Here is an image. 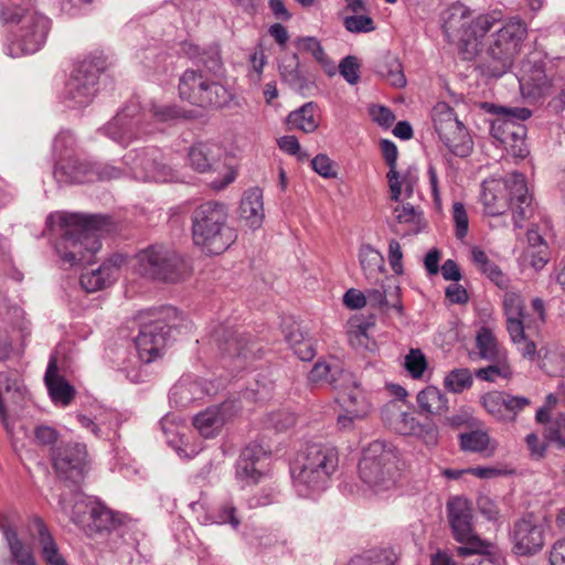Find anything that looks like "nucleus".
I'll return each instance as SVG.
<instances>
[{
    "label": "nucleus",
    "instance_id": "1",
    "mask_svg": "<svg viewBox=\"0 0 565 565\" xmlns=\"http://www.w3.org/2000/svg\"><path fill=\"white\" fill-rule=\"evenodd\" d=\"M468 10L462 4L451 6L443 17V32L449 42L459 41L468 57L486 53L493 65L488 66L490 75L500 77L508 72L512 60L523 41L526 26L519 19H512L488 35L501 22V11L480 14L470 22Z\"/></svg>",
    "mask_w": 565,
    "mask_h": 565
},
{
    "label": "nucleus",
    "instance_id": "2",
    "mask_svg": "<svg viewBox=\"0 0 565 565\" xmlns=\"http://www.w3.org/2000/svg\"><path fill=\"white\" fill-rule=\"evenodd\" d=\"M93 471V460L85 444L73 446V523L87 535L109 532L121 524V518L96 497L86 495L76 484L84 483Z\"/></svg>",
    "mask_w": 565,
    "mask_h": 565
},
{
    "label": "nucleus",
    "instance_id": "3",
    "mask_svg": "<svg viewBox=\"0 0 565 565\" xmlns=\"http://www.w3.org/2000/svg\"><path fill=\"white\" fill-rule=\"evenodd\" d=\"M175 317V308L162 307L140 311L135 318L139 327L138 334L134 340L137 356L125 359L119 364V371L124 372L132 383L142 381V375L139 372L140 363H151L162 355L171 331L177 327L168 319Z\"/></svg>",
    "mask_w": 565,
    "mask_h": 565
},
{
    "label": "nucleus",
    "instance_id": "4",
    "mask_svg": "<svg viewBox=\"0 0 565 565\" xmlns=\"http://www.w3.org/2000/svg\"><path fill=\"white\" fill-rule=\"evenodd\" d=\"M339 467L338 449L327 443H309L291 467L292 486L297 494L315 499L326 491Z\"/></svg>",
    "mask_w": 565,
    "mask_h": 565
},
{
    "label": "nucleus",
    "instance_id": "5",
    "mask_svg": "<svg viewBox=\"0 0 565 565\" xmlns=\"http://www.w3.org/2000/svg\"><path fill=\"white\" fill-rule=\"evenodd\" d=\"M488 215H501L509 207L515 227H523L534 212L525 178L520 172L511 173L502 184L499 181L484 182L480 198Z\"/></svg>",
    "mask_w": 565,
    "mask_h": 565
},
{
    "label": "nucleus",
    "instance_id": "6",
    "mask_svg": "<svg viewBox=\"0 0 565 565\" xmlns=\"http://www.w3.org/2000/svg\"><path fill=\"white\" fill-rule=\"evenodd\" d=\"M228 213L224 204L210 201L199 205L192 213V238L205 254L220 255L237 239V232L228 225Z\"/></svg>",
    "mask_w": 565,
    "mask_h": 565
},
{
    "label": "nucleus",
    "instance_id": "7",
    "mask_svg": "<svg viewBox=\"0 0 565 565\" xmlns=\"http://www.w3.org/2000/svg\"><path fill=\"white\" fill-rule=\"evenodd\" d=\"M134 267L142 277L166 282L180 281L191 271L182 255L161 244L150 245L138 252Z\"/></svg>",
    "mask_w": 565,
    "mask_h": 565
},
{
    "label": "nucleus",
    "instance_id": "8",
    "mask_svg": "<svg viewBox=\"0 0 565 565\" xmlns=\"http://www.w3.org/2000/svg\"><path fill=\"white\" fill-rule=\"evenodd\" d=\"M179 95L183 100L202 108H221L232 100L230 90L202 68H189L179 79Z\"/></svg>",
    "mask_w": 565,
    "mask_h": 565
},
{
    "label": "nucleus",
    "instance_id": "9",
    "mask_svg": "<svg viewBox=\"0 0 565 565\" xmlns=\"http://www.w3.org/2000/svg\"><path fill=\"white\" fill-rule=\"evenodd\" d=\"M110 226L109 216L73 212V266L93 264L102 247L100 237Z\"/></svg>",
    "mask_w": 565,
    "mask_h": 565
},
{
    "label": "nucleus",
    "instance_id": "10",
    "mask_svg": "<svg viewBox=\"0 0 565 565\" xmlns=\"http://www.w3.org/2000/svg\"><path fill=\"white\" fill-rule=\"evenodd\" d=\"M394 469V455L383 441L375 440L363 450L359 475L374 492L380 493L393 487Z\"/></svg>",
    "mask_w": 565,
    "mask_h": 565
},
{
    "label": "nucleus",
    "instance_id": "11",
    "mask_svg": "<svg viewBox=\"0 0 565 565\" xmlns=\"http://www.w3.org/2000/svg\"><path fill=\"white\" fill-rule=\"evenodd\" d=\"M447 515L455 540L462 544L457 547L459 556L466 557L491 547L490 542L480 539L475 532L472 509L466 499L459 497L450 499L447 503Z\"/></svg>",
    "mask_w": 565,
    "mask_h": 565
},
{
    "label": "nucleus",
    "instance_id": "12",
    "mask_svg": "<svg viewBox=\"0 0 565 565\" xmlns=\"http://www.w3.org/2000/svg\"><path fill=\"white\" fill-rule=\"evenodd\" d=\"M124 161L136 180L145 182H172L178 180L177 172L163 162L162 153L157 148L130 150L125 154Z\"/></svg>",
    "mask_w": 565,
    "mask_h": 565
},
{
    "label": "nucleus",
    "instance_id": "13",
    "mask_svg": "<svg viewBox=\"0 0 565 565\" xmlns=\"http://www.w3.org/2000/svg\"><path fill=\"white\" fill-rule=\"evenodd\" d=\"M211 342L220 351L222 358L233 360V369L245 366L248 359L255 358L260 351L257 342L245 333L237 332L231 327L218 324L211 331Z\"/></svg>",
    "mask_w": 565,
    "mask_h": 565
},
{
    "label": "nucleus",
    "instance_id": "14",
    "mask_svg": "<svg viewBox=\"0 0 565 565\" xmlns=\"http://www.w3.org/2000/svg\"><path fill=\"white\" fill-rule=\"evenodd\" d=\"M79 408L76 420L81 428L96 438H107L120 425L117 411L107 407L89 395L78 396Z\"/></svg>",
    "mask_w": 565,
    "mask_h": 565
},
{
    "label": "nucleus",
    "instance_id": "15",
    "mask_svg": "<svg viewBox=\"0 0 565 565\" xmlns=\"http://www.w3.org/2000/svg\"><path fill=\"white\" fill-rule=\"evenodd\" d=\"M28 391L15 372L0 373V420L11 434L13 430V417L26 406Z\"/></svg>",
    "mask_w": 565,
    "mask_h": 565
},
{
    "label": "nucleus",
    "instance_id": "16",
    "mask_svg": "<svg viewBox=\"0 0 565 565\" xmlns=\"http://www.w3.org/2000/svg\"><path fill=\"white\" fill-rule=\"evenodd\" d=\"M106 134L118 143L126 146L131 140L153 131L143 126L138 102L131 100L105 127Z\"/></svg>",
    "mask_w": 565,
    "mask_h": 565
},
{
    "label": "nucleus",
    "instance_id": "17",
    "mask_svg": "<svg viewBox=\"0 0 565 565\" xmlns=\"http://www.w3.org/2000/svg\"><path fill=\"white\" fill-rule=\"evenodd\" d=\"M105 67L100 57L83 61L73 74V109L88 106L97 92L98 76Z\"/></svg>",
    "mask_w": 565,
    "mask_h": 565
},
{
    "label": "nucleus",
    "instance_id": "18",
    "mask_svg": "<svg viewBox=\"0 0 565 565\" xmlns=\"http://www.w3.org/2000/svg\"><path fill=\"white\" fill-rule=\"evenodd\" d=\"M482 405L495 419L514 422L518 415L531 405V399L508 392L493 391L482 396Z\"/></svg>",
    "mask_w": 565,
    "mask_h": 565
},
{
    "label": "nucleus",
    "instance_id": "19",
    "mask_svg": "<svg viewBox=\"0 0 565 565\" xmlns=\"http://www.w3.org/2000/svg\"><path fill=\"white\" fill-rule=\"evenodd\" d=\"M268 456L269 452L262 445L256 443L247 445L236 461V479L245 486L258 483Z\"/></svg>",
    "mask_w": 565,
    "mask_h": 565
},
{
    "label": "nucleus",
    "instance_id": "20",
    "mask_svg": "<svg viewBox=\"0 0 565 565\" xmlns=\"http://www.w3.org/2000/svg\"><path fill=\"white\" fill-rule=\"evenodd\" d=\"M50 29V21L46 17L38 13H26L23 25L19 28L17 43L24 54L38 52L44 44Z\"/></svg>",
    "mask_w": 565,
    "mask_h": 565
},
{
    "label": "nucleus",
    "instance_id": "21",
    "mask_svg": "<svg viewBox=\"0 0 565 565\" xmlns=\"http://www.w3.org/2000/svg\"><path fill=\"white\" fill-rule=\"evenodd\" d=\"M512 541L516 554H535L544 545L543 527L534 521L532 514L523 516L513 525Z\"/></svg>",
    "mask_w": 565,
    "mask_h": 565
},
{
    "label": "nucleus",
    "instance_id": "22",
    "mask_svg": "<svg viewBox=\"0 0 565 565\" xmlns=\"http://www.w3.org/2000/svg\"><path fill=\"white\" fill-rule=\"evenodd\" d=\"M64 366L65 358H61L60 349H57L50 358L44 375V384L51 399L55 404L66 406L71 403V384L64 376Z\"/></svg>",
    "mask_w": 565,
    "mask_h": 565
},
{
    "label": "nucleus",
    "instance_id": "23",
    "mask_svg": "<svg viewBox=\"0 0 565 565\" xmlns=\"http://www.w3.org/2000/svg\"><path fill=\"white\" fill-rule=\"evenodd\" d=\"M486 108L489 113L498 116L491 124V134L502 142H507L510 136L515 135L514 131H510L511 127L513 128L518 122L525 121L532 116L531 109L526 107H504L486 104Z\"/></svg>",
    "mask_w": 565,
    "mask_h": 565
},
{
    "label": "nucleus",
    "instance_id": "24",
    "mask_svg": "<svg viewBox=\"0 0 565 565\" xmlns=\"http://www.w3.org/2000/svg\"><path fill=\"white\" fill-rule=\"evenodd\" d=\"M46 235L54 244L56 253L65 263L71 262L68 244L71 239V216L66 212H55L46 220Z\"/></svg>",
    "mask_w": 565,
    "mask_h": 565
},
{
    "label": "nucleus",
    "instance_id": "25",
    "mask_svg": "<svg viewBox=\"0 0 565 565\" xmlns=\"http://www.w3.org/2000/svg\"><path fill=\"white\" fill-rule=\"evenodd\" d=\"M223 156V149L213 142H196L189 148L188 163L200 172L206 173L217 169Z\"/></svg>",
    "mask_w": 565,
    "mask_h": 565
},
{
    "label": "nucleus",
    "instance_id": "26",
    "mask_svg": "<svg viewBox=\"0 0 565 565\" xmlns=\"http://www.w3.org/2000/svg\"><path fill=\"white\" fill-rule=\"evenodd\" d=\"M308 380L313 384L328 383L335 390L345 385V382L356 385L355 376L350 371L344 370L339 363L317 362L309 372Z\"/></svg>",
    "mask_w": 565,
    "mask_h": 565
},
{
    "label": "nucleus",
    "instance_id": "27",
    "mask_svg": "<svg viewBox=\"0 0 565 565\" xmlns=\"http://www.w3.org/2000/svg\"><path fill=\"white\" fill-rule=\"evenodd\" d=\"M0 531L8 543L12 558L19 565H36L32 547L19 539L10 515L0 514Z\"/></svg>",
    "mask_w": 565,
    "mask_h": 565
},
{
    "label": "nucleus",
    "instance_id": "28",
    "mask_svg": "<svg viewBox=\"0 0 565 565\" xmlns=\"http://www.w3.org/2000/svg\"><path fill=\"white\" fill-rule=\"evenodd\" d=\"M231 405L225 403L209 407L193 418V425L204 438L215 437L230 416Z\"/></svg>",
    "mask_w": 565,
    "mask_h": 565
},
{
    "label": "nucleus",
    "instance_id": "29",
    "mask_svg": "<svg viewBox=\"0 0 565 565\" xmlns=\"http://www.w3.org/2000/svg\"><path fill=\"white\" fill-rule=\"evenodd\" d=\"M418 414L425 417H443L449 411L446 394L434 385H428L417 393Z\"/></svg>",
    "mask_w": 565,
    "mask_h": 565
},
{
    "label": "nucleus",
    "instance_id": "30",
    "mask_svg": "<svg viewBox=\"0 0 565 565\" xmlns=\"http://www.w3.org/2000/svg\"><path fill=\"white\" fill-rule=\"evenodd\" d=\"M241 216L252 230H257L264 221L263 192L259 188L247 190L241 201Z\"/></svg>",
    "mask_w": 565,
    "mask_h": 565
},
{
    "label": "nucleus",
    "instance_id": "31",
    "mask_svg": "<svg viewBox=\"0 0 565 565\" xmlns=\"http://www.w3.org/2000/svg\"><path fill=\"white\" fill-rule=\"evenodd\" d=\"M439 139L452 154L460 158L468 157L473 149V141L462 122L457 129L441 134Z\"/></svg>",
    "mask_w": 565,
    "mask_h": 565
},
{
    "label": "nucleus",
    "instance_id": "32",
    "mask_svg": "<svg viewBox=\"0 0 565 565\" xmlns=\"http://www.w3.org/2000/svg\"><path fill=\"white\" fill-rule=\"evenodd\" d=\"M207 392L202 381L181 379L170 391V399L180 407H188L191 403L202 399Z\"/></svg>",
    "mask_w": 565,
    "mask_h": 565
},
{
    "label": "nucleus",
    "instance_id": "33",
    "mask_svg": "<svg viewBox=\"0 0 565 565\" xmlns=\"http://www.w3.org/2000/svg\"><path fill=\"white\" fill-rule=\"evenodd\" d=\"M471 257L473 264L478 269L486 275L495 286L500 289H508L510 285L509 277L501 270V268L492 262L484 250L480 247H473L471 249Z\"/></svg>",
    "mask_w": 565,
    "mask_h": 565
},
{
    "label": "nucleus",
    "instance_id": "34",
    "mask_svg": "<svg viewBox=\"0 0 565 565\" xmlns=\"http://www.w3.org/2000/svg\"><path fill=\"white\" fill-rule=\"evenodd\" d=\"M32 524L38 534V540L42 548L43 558L49 565H67L66 561L58 553L57 545L47 531L43 520L39 516L32 519Z\"/></svg>",
    "mask_w": 565,
    "mask_h": 565
},
{
    "label": "nucleus",
    "instance_id": "35",
    "mask_svg": "<svg viewBox=\"0 0 565 565\" xmlns=\"http://www.w3.org/2000/svg\"><path fill=\"white\" fill-rule=\"evenodd\" d=\"M318 106L313 102L303 104L296 110L289 113L287 124L291 129H298L306 134H311L319 127V121L316 118Z\"/></svg>",
    "mask_w": 565,
    "mask_h": 565
},
{
    "label": "nucleus",
    "instance_id": "36",
    "mask_svg": "<svg viewBox=\"0 0 565 565\" xmlns=\"http://www.w3.org/2000/svg\"><path fill=\"white\" fill-rule=\"evenodd\" d=\"M476 348L480 359L486 361L508 356L507 350L499 344L495 334L488 327H481L478 330Z\"/></svg>",
    "mask_w": 565,
    "mask_h": 565
},
{
    "label": "nucleus",
    "instance_id": "37",
    "mask_svg": "<svg viewBox=\"0 0 565 565\" xmlns=\"http://www.w3.org/2000/svg\"><path fill=\"white\" fill-rule=\"evenodd\" d=\"M381 150L385 162L390 167L387 179L390 183L391 199L395 202H398L401 198V183L398 179V172L396 171V161L398 154L397 147L393 141L383 139L381 141Z\"/></svg>",
    "mask_w": 565,
    "mask_h": 565
},
{
    "label": "nucleus",
    "instance_id": "38",
    "mask_svg": "<svg viewBox=\"0 0 565 565\" xmlns=\"http://www.w3.org/2000/svg\"><path fill=\"white\" fill-rule=\"evenodd\" d=\"M299 65V57L297 54H294L287 63L279 65V75L282 82L288 84L291 89L303 95L309 87V82L300 72Z\"/></svg>",
    "mask_w": 565,
    "mask_h": 565
},
{
    "label": "nucleus",
    "instance_id": "39",
    "mask_svg": "<svg viewBox=\"0 0 565 565\" xmlns=\"http://www.w3.org/2000/svg\"><path fill=\"white\" fill-rule=\"evenodd\" d=\"M359 260L365 277L377 280L379 274L385 270L383 255L369 244L362 245L359 250Z\"/></svg>",
    "mask_w": 565,
    "mask_h": 565
},
{
    "label": "nucleus",
    "instance_id": "40",
    "mask_svg": "<svg viewBox=\"0 0 565 565\" xmlns=\"http://www.w3.org/2000/svg\"><path fill=\"white\" fill-rule=\"evenodd\" d=\"M338 390L343 391L342 405L343 408H350V412H354L355 416H366L371 409L370 403L363 391L360 388L359 382L356 385H351L350 382H345V385Z\"/></svg>",
    "mask_w": 565,
    "mask_h": 565
},
{
    "label": "nucleus",
    "instance_id": "41",
    "mask_svg": "<svg viewBox=\"0 0 565 565\" xmlns=\"http://www.w3.org/2000/svg\"><path fill=\"white\" fill-rule=\"evenodd\" d=\"M70 135L63 131L56 136L53 143V151L56 156V164L54 169V178L61 185H68L71 183V174L64 161L68 158V143Z\"/></svg>",
    "mask_w": 565,
    "mask_h": 565
},
{
    "label": "nucleus",
    "instance_id": "42",
    "mask_svg": "<svg viewBox=\"0 0 565 565\" xmlns=\"http://www.w3.org/2000/svg\"><path fill=\"white\" fill-rule=\"evenodd\" d=\"M460 447L463 451L482 454L488 451L492 455L495 446H491V439L488 433L483 430H471L459 435Z\"/></svg>",
    "mask_w": 565,
    "mask_h": 565
},
{
    "label": "nucleus",
    "instance_id": "43",
    "mask_svg": "<svg viewBox=\"0 0 565 565\" xmlns=\"http://www.w3.org/2000/svg\"><path fill=\"white\" fill-rule=\"evenodd\" d=\"M366 303L372 307L382 308V307H391L397 310L402 309V303L399 301V287L394 286L388 287L387 289L383 286L381 288H372L369 289L365 294Z\"/></svg>",
    "mask_w": 565,
    "mask_h": 565
},
{
    "label": "nucleus",
    "instance_id": "44",
    "mask_svg": "<svg viewBox=\"0 0 565 565\" xmlns=\"http://www.w3.org/2000/svg\"><path fill=\"white\" fill-rule=\"evenodd\" d=\"M107 267L86 269L79 276V284L86 292H95L114 284Z\"/></svg>",
    "mask_w": 565,
    "mask_h": 565
},
{
    "label": "nucleus",
    "instance_id": "45",
    "mask_svg": "<svg viewBox=\"0 0 565 565\" xmlns=\"http://www.w3.org/2000/svg\"><path fill=\"white\" fill-rule=\"evenodd\" d=\"M488 362L490 363L488 366L476 371L475 375L477 379L487 382H495L499 379L509 380L512 377L513 371L508 356L489 360Z\"/></svg>",
    "mask_w": 565,
    "mask_h": 565
},
{
    "label": "nucleus",
    "instance_id": "46",
    "mask_svg": "<svg viewBox=\"0 0 565 565\" xmlns=\"http://www.w3.org/2000/svg\"><path fill=\"white\" fill-rule=\"evenodd\" d=\"M376 73L394 87L401 88L406 85L402 64L394 56H387L380 62L376 66Z\"/></svg>",
    "mask_w": 565,
    "mask_h": 565
},
{
    "label": "nucleus",
    "instance_id": "47",
    "mask_svg": "<svg viewBox=\"0 0 565 565\" xmlns=\"http://www.w3.org/2000/svg\"><path fill=\"white\" fill-rule=\"evenodd\" d=\"M433 121L438 136L448 132L452 128L457 129L461 122L454 109L446 103H438L433 108Z\"/></svg>",
    "mask_w": 565,
    "mask_h": 565
},
{
    "label": "nucleus",
    "instance_id": "48",
    "mask_svg": "<svg viewBox=\"0 0 565 565\" xmlns=\"http://www.w3.org/2000/svg\"><path fill=\"white\" fill-rule=\"evenodd\" d=\"M51 462L57 478L67 482L71 478V448L60 444L52 448Z\"/></svg>",
    "mask_w": 565,
    "mask_h": 565
},
{
    "label": "nucleus",
    "instance_id": "49",
    "mask_svg": "<svg viewBox=\"0 0 565 565\" xmlns=\"http://www.w3.org/2000/svg\"><path fill=\"white\" fill-rule=\"evenodd\" d=\"M397 555L391 548L370 551L351 558L349 565H396Z\"/></svg>",
    "mask_w": 565,
    "mask_h": 565
},
{
    "label": "nucleus",
    "instance_id": "50",
    "mask_svg": "<svg viewBox=\"0 0 565 565\" xmlns=\"http://www.w3.org/2000/svg\"><path fill=\"white\" fill-rule=\"evenodd\" d=\"M543 424L545 425L544 438L556 448L565 449V414H557Z\"/></svg>",
    "mask_w": 565,
    "mask_h": 565
},
{
    "label": "nucleus",
    "instance_id": "51",
    "mask_svg": "<svg viewBox=\"0 0 565 565\" xmlns=\"http://www.w3.org/2000/svg\"><path fill=\"white\" fill-rule=\"evenodd\" d=\"M473 383L469 369H454L444 379V386L448 392L459 394L471 387Z\"/></svg>",
    "mask_w": 565,
    "mask_h": 565
},
{
    "label": "nucleus",
    "instance_id": "52",
    "mask_svg": "<svg viewBox=\"0 0 565 565\" xmlns=\"http://www.w3.org/2000/svg\"><path fill=\"white\" fill-rule=\"evenodd\" d=\"M286 340L301 361H311L316 356V348L311 339H305L299 330L289 332Z\"/></svg>",
    "mask_w": 565,
    "mask_h": 565
},
{
    "label": "nucleus",
    "instance_id": "53",
    "mask_svg": "<svg viewBox=\"0 0 565 565\" xmlns=\"http://www.w3.org/2000/svg\"><path fill=\"white\" fill-rule=\"evenodd\" d=\"M542 367L552 376L565 375V348H555L547 350L543 360Z\"/></svg>",
    "mask_w": 565,
    "mask_h": 565
},
{
    "label": "nucleus",
    "instance_id": "54",
    "mask_svg": "<svg viewBox=\"0 0 565 565\" xmlns=\"http://www.w3.org/2000/svg\"><path fill=\"white\" fill-rule=\"evenodd\" d=\"M153 118L159 122L171 124L179 119L191 118V111L184 110L174 105H156L153 104L150 109Z\"/></svg>",
    "mask_w": 565,
    "mask_h": 565
},
{
    "label": "nucleus",
    "instance_id": "55",
    "mask_svg": "<svg viewBox=\"0 0 565 565\" xmlns=\"http://www.w3.org/2000/svg\"><path fill=\"white\" fill-rule=\"evenodd\" d=\"M522 89L525 86H531V94L543 95L546 94L551 87L550 81L541 67H535L530 74H525L520 79Z\"/></svg>",
    "mask_w": 565,
    "mask_h": 565
},
{
    "label": "nucleus",
    "instance_id": "56",
    "mask_svg": "<svg viewBox=\"0 0 565 565\" xmlns=\"http://www.w3.org/2000/svg\"><path fill=\"white\" fill-rule=\"evenodd\" d=\"M396 220L399 224H409L412 233H418L423 225V214L414 205L407 203L402 206H396L394 210Z\"/></svg>",
    "mask_w": 565,
    "mask_h": 565
},
{
    "label": "nucleus",
    "instance_id": "57",
    "mask_svg": "<svg viewBox=\"0 0 565 565\" xmlns=\"http://www.w3.org/2000/svg\"><path fill=\"white\" fill-rule=\"evenodd\" d=\"M298 50L309 53L319 64L326 66L330 63L320 41L315 36L298 38L295 42Z\"/></svg>",
    "mask_w": 565,
    "mask_h": 565
},
{
    "label": "nucleus",
    "instance_id": "58",
    "mask_svg": "<svg viewBox=\"0 0 565 565\" xmlns=\"http://www.w3.org/2000/svg\"><path fill=\"white\" fill-rule=\"evenodd\" d=\"M343 25L351 33H369L375 30L373 19L366 13H352L344 17Z\"/></svg>",
    "mask_w": 565,
    "mask_h": 565
},
{
    "label": "nucleus",
    "instance_id": "59",
    "mask_svg": "<svg viewBox=\"0 0 565 565\" xmlns=\"http://www.w3.org/2000/svg\"><path fill=\"white\" fill-rule=\"evenodd\" d=\"M195 68H202L206 75L220 79L223 63L218 52L215 50L204 52L199 57Z\"/></svg>",
    "mask_w": 565,
    "mask_h": 565
},
{
    "label": "nucleus",
    "instance_id": "60",
    "mask_svg": "<svg viewBox=\"0 0 565 565\" xmlns=\"http://www.w3.org/2000/svg\"><path fill=\"white\" fill-rule=\"evenodd\" d=\"M404 367L413 379H420L427 367L425 354L420 349H411L405 356Z\"/></svg>",
    "mask_w": 565,
    "mask_h": 565
},
{
    "label": "nucleus",
    "instance_id": "61",
    "mask_svg": "<svg viewBox=\"0 0 565 565\" xmlns=\"http://www.w3.org/2000/svg\"><path fill=\"white\" fill-rule=\"evenodd\" d=\"M212 522L216 524H230L233 529H237L241 524V519L237 516L236 507L232 501L224 502L216 514L212 516Z\"/></svg>",
    "mask_w": 565,
    "mask_h": 565
},
{
    "label": "nucleus",
    "instance_id": "62",
    "mask_svg": "<svg viewBox=\"0 0 565 565\" xmlns=\"http://www.w3.org/2000/svg\"><path fill=\"white\" fill-rule=\"evenodd\" d=\"M503 309L507 318L524 317V302L521 295L507 290L503 295Z\"/></svg>",
    "mask_w": 565,
    "mask_h": 565
},
{
    "label": "nucleus",
    "instance_id": "63",
    "mask_svg": "<svg viewBox=\"0 0 565 565\" xmlns=\"http://www.w3.org/2000/svg\"><path fill=\"white\" fill-rule=\"evenodd\" d=\"M441 424L446 427L458 429L461 427H471L473 425V417L468 408L461 407L452 415H444Z\"/></svg>",
    "mask_w": 565,
    "mask_h": 565
},
{
    "label": "nucleus",
    "instance_id": "64",
    "mask_svg": "<svg viewBox=\"0 0 565 565\" xmlns=\"http://www.w3.org/2000/svg\"><path fill=\"white\" fill-rule=\"evenodd\" d=\"M452 217L455 222V235L458 239H463L468 233L469 220L466 207L461 202L454 203Z\"/></svg>",
    "mask_w": 565,
    "mask_h": 565
}]
</instances>
